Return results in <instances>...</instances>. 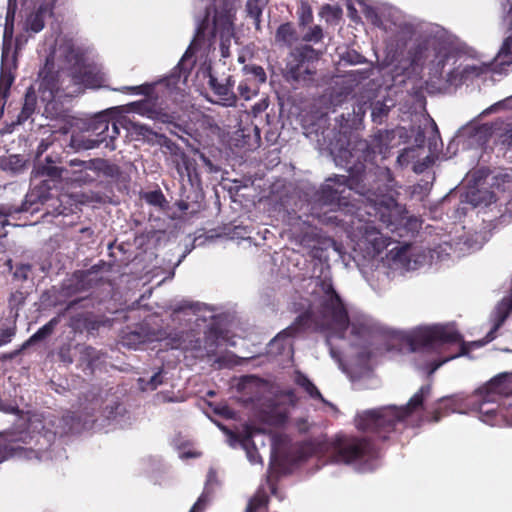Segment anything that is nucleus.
<instances>
[{"label": "nucleus", "mask_w": 512, "mask_h": 512, "mask_svg": "<svg viewBox=\"0 0 512 512\" xmlns=\"http://www.w3.org/2000/svg\"><path fill=\"white\" fill-rule=\"evenodd\" d=\"M119 135V127L116 122L112 125V134L110 135L111 141H113Z\"/></svg>", "instance_id": "50"}, {"label": "nucleus", "mask_w": 512, "mask_h": 512, "mask_svg": "<svg viewBox=\"0 0 512 512\" xmlns=\"http://www.w3.org/2000/svg\"><path fill=\"white\" fill-rule=\"evenodd\" d=\"M468 201L475 207L481 205H490L496 201L495 195L489 190H478L468 195Z\"/></svg>", "instance_id": "25"}, {"label": "nucleus", "mask_w": 512, "mask_h": 512, "mask_svg": "<svg viewBox=\"0 0 512 512\" xmlns=\"http://www.w3.org/2000/svg\"><path fill=\"white\" fill-rule=\"evenodd\" d=\"M329 455L335 463L355 464L362 471L371 469L364 466L374 457L372 447L364 439L339 438L331 443Z\"/></svg>", "instance_id": "8"}, {"label": "nucleus", "mask_w": 512, "mask_h": 512, "mask_svg": "<svg viewBox=\"0 0 512 512\" xmlns=\"http://www.w3.org/2000/svg\"><path fill=\"white\" fill-rule=\"evenodd\" d=\"M198 456V454L196 453H191V452H187V453H183L180 455L181 458H185V457H196Z\"/></svg>", "instance_id": "55"}, {"label": "nucleus", "mask_w": 512, "mask_h": 512, "mask_svg": "<svg viewBox=\"0 0 512 512\" xmlns=\"http://www.w3.org/2000/svg\"><path fill=\"white\" fill-rule=\"evenodd\" d=\"M38 424H39V421L37 419L30 420V427L33 429V431L38 429Z\"/></svg>", "instance_id": "53"}, {"label": "nucleus", "mask_w": 512, "mask_h": 512, "mask_svg": "<svg viewBox=\"0 0 512 512\" xmlns=\"http://www.w3.org/2000/svg\"><path fill=\"white\" fill-rule=\"evenodd\" d=\"M356 229L358 235H355V249L364 252L365 257H375L390 244V239L368 222L357 225Z\"/></svg>", "instance_id": "11"}, {"label": "nucleus", "mask_w": 512, "mask_h": 512, "mask_svg": "<svg viewBox=\"0 0 512 512\" xmlns=\"http://www.w3.org/2000/svg\"><path fill=\"white\" fill-rule=\"evenodd\" d=\"M59 320L58 318H52L48 323H46L44 326H42L36 333H34L24 344L25 346H28L30 344H33L37 341L43 340L49 335L52 334L55 327L57 326Z\"/></svg>", "instance_id": "27"}, {"label": "nucleus", "mask_w": 512, "mask_h": 512, "mask_svg": "<svg viewBox=\"0 0 512 512\" xmlns=\"http://www.w3.org/2000/svg\"><path fill=\"white\" fill-rule=\"evenodd\" d=\"M131 106L135 112L150 119L159 120L163 123L171 122L173 119L168 113L163 112L161 108L156 107L151 99L135 102Z\"/></svg>", "instance_id": "20"}, {"label": "nucleus", "mask_w": 512, "mask_h": 512, "mask_svg": "<svg viewBox=\"0 0 512 512\" xmlns=\"http://www.w3.org/2000/svg\"><path fill=\"white\" fill-rule=\"evenodd\" d=\"M383 179L387 182L384 188L380 186L376 190H369L364 195L367 204L365 211L370 216L380 218L387 226L393 225L399 218L402 208L396 202V191L393 180L388 170L383 171Z\"/></svg>", "instance_id": "7"}, {"label": "nucleus", "mask_w": 512, "mask_h": 512, "mask_svg": "<svg viewBox=\"0 0 512 512\" xmlns=\"http://www.w3.org/2000/svg\"><path fill=\"white\" fill-rule=\"evenodd\" d=\"M267 504V496L264 492H258L248 503L245 512H257L265 508Z\"/></svg>", "instance_id": "32"}, {"label": "nucleus", "mask_w": 512, "mask_h": 512, "mask_svg": "<svg viewBox=\"0 0 512 512\" xmlns=\"http://www.w3.org/2000/svg\"><path fill=\"white\" fill-rule=\"evenodd\" d=\"M326 10H327V11H333V13H334V14H337V13L339 12V10H338V9H333L332 7H330V6H328V5H327V6H325V7H323V12H324V11H326Z\"/></svg>", "instance_id": "57"}, {"label": "nucleus", "mask_w": 512, "mask_h": 512, "mask_svg": "<svg viewBox=\"0 0 512 512\" xmlns=\"http://www.w3.org/2000/svg\"><path fill=\"white\" fill-rule=\"evenodd\" d=\"M33 179L48 178L51 181L66 180V181H86L84 176H71L69 171L64 168H60L53 164L50 157L45 159V163H38L35 165L32 171Z\"/></svg>", "instance_id": "17"}, {"label": "nucleus", "mask_w": 512, "mask_h": 512, "mask_svg": "<svg viewBox=\"0 0 512 512\" xmlns=\"http://www.w3.org/2000/svg\"><path fill=\"white\" fill-rule=\"evenodd\" d=\"M62 421L65 423V425H68V422H67L68 419L67 418H64Z\"/></svg>", "instance_id": "64"}, {"label": "nucleus", "mask_w": 512, "mask_h": 512, "mask_svg": "<svg viewBox=\"0 0 512 512\" xmlns=\"http://www.w3.org/2000/svg\"><path fill=\"white\" fill-rule=\"evenodd\" d=\"M509 395H512V372L499 374L479 388L473 396L472 409L478 411L481 421L493 425L492 418L498 411V399Z\"/></svg>", "instance_id": "6"}, {"label": "nucleus", "mask_w": 512, "mask_h": 512, "mask_svg": "<svg viewBox=\"0 0 512 512\" xmlns=\"http://www.w3.org/2000/svg\"><path fill=\"white\" fill-rule=\"evenodd\" d=\"M490 60L482 58L465 57L459 67L447 75V82L451 85H459L462 82L480 77L492 69Z\"/></svg>", "instance_id": "13"}, {"label": "nucleus", "mask_w": 512, "mask_h": 512, "mask_svg": "<svg viewBox=\"0 0 512 512\" xmlns=\"http://www.w3.org/2000/svg\"><path fill=\"white\" fill-rule=\"evenodd\" d=\"M244 69L247 73L252 74L258 83H264L266 81V74L262 67L251 66V67H245Z\"/></svg>", "instance_id": "35"}, {"label": "nucleus", "mask_w": 512, "mask_h": 512, "mask_svg": "<svg viewBox=\"0 0 512 512\" xmlns=\"http://www.w3.org/2000/svg\"><path fill=\"white\" fill-rule=\"evenodd\" d=\"M433 419H434L435 422H437V421H439L440 418H439L438 415H435Z\"/></svg>", "instance_id": "63"}, {"label": "nucleus", "mask_w": 512, "mask_h": 512, "mask_svg": "<svg viewBox=\"0 0 512 512\" xmlns=\"http://www.w3.org/2000/svg\"><path fill=\"white\" fill-rule=\"evenodd\" d=\"M102 161H90L88 163L80 161V160H71L70 165L71 166H79L83 167L84 169H98L100 168L99 165L102 164Z\"/></svg>", "instance_id": "42"}, {"label": "nucleus", "mask_w": 512, "mask_h": 512, "mask_svg": "<svg viewBox=\"0 0 512 512\" xmlns=\"http://www.w3.org/2000/svg\"><path fill=\"white\" fill-rule=\"evenodd\" d=\"M88 85H90L91 87H95V86H98L100 81L97 82V83H90L88 80H84Z\"/></svg>", "instance_id": "59"}, {"label": "nucleus", "mask_w": 512, "mask_h": 512, "mask_svg": "<svg viewBox=\"0 0 512 512\" xmlns=\"http://www.w3.org/2000/svg\"><path fill=\"white\" fill-rule=\"evenodd\" d=\"M417 149L408 148L403 150V152L397 157V162L401 165H407L411 160L416 157Z\"/></svg>", "instance_id": "34"}, {"label": "nucleus", "mask_w": 512, "mask_h": 512, "mask_svg": "<svg viewBox=\"0 0 512 512\" xmlns=\"http://www.w3.org/2000/svg\"><path fill=\"white\" fill-rule=\"evenodd\" d=\"M217 35H219L222 41V54L226 56L224 51L225 42L229 41L233 35L232 16L230 13L216 12L212 24L206 18L198 25L196 36L190 47L181 58L173 73L163 81L168 93L173 94L174 92L183 91V86L187 80V68L185 66L194 48L206 37H216Z\"/></svg>", "instance_id": "3"}, {"label": "nucleus", "mask_w": 512, "mask_h": 512, "mask_svg": "<svg viewBox=\"0 0 512 512\" xmlns=\"http://www.w3.org/2000/svg\"><path fill=\"white\" fill-rule=\"evenodd\" d=\"M322 38V29L314 26L303 36V40L307 42H318Z\"/></svg>", "instance_id": "36"}, {"label": "nucleus", "mask_w": 512, "mask_h": 512, "mask_svg": "<svg viewBox=\"0 0 512 512\" xmlns=\"http://www.w3.org/2000/svg\"><path fill=\"white\" fill-rule=\"evenodd\" d=\"M30 271L29 265H21L14 272V276L19 279L25 280L28 277V272Z\"/></svg>", "instance_id": "46"}, {"label": "nucleus", "mask_w": 512, "mask_h": 512, "mask_svg": "<svg viewBox=\"0 0 512 512\" xmlns=\"http://www.w3.org/2000/svg\"><path fill=\"white\" fill-rule=\"evenodd\" d=\"M330 354L336 361H340L339 355L333 348H330Z\"/></svg>", "instance_id": "54"}, {"label": "nucleus", "mask_w": 512, "mask_h": 512, "mask_svg": "<svg viewBox=\"0 0 512 512\" xmlns=\"http://www.w3.org/2000/svg\"><path fill=\"white\" fill-rule=\"evenodd\" d=\"M79 431V427L76 425V424H71L69 427H62L58 430V428H56L53 432H49V435H45V437H48V441L51 440L52 437H54L56 434H66V433H69V432H78Z\"/></svg>", "instance_id": "41"}, {"label": "nucleus", "mask_w": 512, "mask_h": 512, "mask_svg": "<svg viewBox=\"0 0 512 512\" xmlns=\"http://www.w3.org/2000/svg\"><path fill=\"white\" fill-rule=\"evenodd\" d=\"M12 32L5 28L0 71V102L5 101L14 81L12 70L15 68V55L11 48Z\"/></svg>", "instance_id": "14"}, {"label": "nucleus", "mask_w": 512, "mask_h": 512, "mask_svg": "<svg viewBox=\"0 0 512 512\" xmlns=\"http://www.w3.org/2000/svg\"><path fill=\"white\" fill-rule=\"evenodd\" d=\"M346 181L345 176H337L334 179H328L322 186L318 200L322 207H331L323 215H318L322 222L332 223L336 221L338 216H329L327 215L328 212L342 211L344 207L348 206L347 199L351 197L352 190L346 184Z\"/></svg>", "instance_id": "9"}, {"label": "nucleus", "mask_w": 512, "mask_h": 512, "mask_svg": "<svg viewBox=\"0 0 512 512\" xmlns=\"http://www.w3.org/2000/svg\"><path fill=\"white\" fill-rule=\"evenodd\" d=\"M52 15V6L49 3L41 4L37 10L31 13L26 20V28L34 33L40 32L46 19Z\"/></svg>", "instance_id": "22"}, {"label": "nucleus", "mask_w": 512, "mask_h": 512, "mask_svg": "<svg viewBox=\"0 0 512 512\" xmlns=\"http://www.w3.org/2000/svg\"><path fill=\"white\" fill-rule=\"evenodd\" d=\"M314 292L317 302L312 304L309 317L329 337L345 338L350 329V335L355 338L353 344H358L383 333L382 327L368 315L360 312L348 315L330 280L317 281Z\"/></svg>", "instance_id": "1"}, {"label": "nucleus", "mask_w": 512, "mask_h": 512, "mask_svg": "<svg viewBox=\"0 0 512 512\" xmlns=\"http://www.w3.org/2000/svg\"><path fill=\"white\" fill-rule=\"evenodd\" d=\"M430 385L422 386L409 400L406 406H384L366 410L358 414L356 426L363 431L389 432L394 426L403 421L410 413L421 407L424 399L430 394Z\"/></svg>", "instance_id": "4"}, {"label": "nucleus", "mask_w": 512, "mask_h": 512, "mask_svg": "<svg viewBox=\"0 0 512 512\" xmlns=\"http://www.w3.org/2000/svg\"><path fill=\"white\" fill-rule=\"evenodd\" d=\"M264 0H247L246 10L248 15L254 20L256 26H259L260 17L265 6Z\"/></svg>", "instance_id": "30"}, {"label": "nucleus", "mask_w": 512, "mask_h": 512, "mask_svg": "<svg viewBox=\"0 0 512 512\" xmlns=\"http://www.w3.org/2000/svg\"><path fill=\"white\" fill-rule=\"evenodd\" d=\"M25 297L22 292L12 293L9 299V303L13 308H17L24 303Z\"/></svg>", "instance_id": "43"}, {"label": "nucleus", "mask_w": 512, "mask_h": 512, "mask_svg": "<svg viewBox=\"0 0 512 512\" xmlns=\"http://www.w3.org/2000/svg\"><path fill=\"white\" fill-rule=\"evenodd\" d=\"M239 94L245 99L250 100L256 94V89L251 88L247 83H240L238 86Z\"/></svg>", "instance_id": "39"}, {"label": "nucleus", "mask_w": 512, "mask_h": 512, "mask_svg": "<svg viewBox=\"0 0 512 512\" xmlns=\"http://www.w3.org/2000/svg\"><path fill=\"white\" fill-rule=\"evenodd\" d=\"M206 504V496L202 494L189 512H202Z\"/></svg>", "instance_id": "47"}, {"label": "nucleus", "mask_w": 512, "mask_h": 512, "mask_svg": "<svg viewBox=\"0 0 512 512\" xmlns=\"http://www.w3.org/2000/svg\"><path fill=\"white\" fill-rule=\"evenodd\" d=\"M209 84L215 94L219 97V100L217 101L218 103L227 107L235 104L236 97L231 91L234 82L231 81L230 77L219 81L217 78L210 75Z\"/></svg>", "instance_id": "19"}, {"label": "nucleus", "mask_w": 512, "mask_h": 512, "mask_svg": "<svg viewBox=\"0 0 512 512\" xmlns=\"http://www.w3.org/2000/svg\"><path fill=\"white\" fill-rule=\"evenodd\" d=\"M276 42L291 46L296 41V34L293 27L286 23L279 26L275 36Z\"/></svg>", "instance_id": "24"}, {"label": "nucleus", "mask_w": 512, "mask_h": 512, "mask_svg": "<svg viewBox=\"0 0 512 512\" xmlns=\"http://www.w3.org/2000/svg\"><path fill=\"white\" fill-rule=\"evenodd\" d=\"M167 338V333L164 331H149L145 333L143 339H141V342L146 341H161L163 339Z\"/></svg>", "instance_id": "38"}, {"label": "nucleus", "mask_w": 512, "mask_h": 512, "mask_svg": "<svg viewBox=\"0 0 512 512\" xmlns=\"http://www.w3.org/2000/svg\"><path fill=\"white\" fill-rule=\"evenodd\" d=\"M220 428L229 436L228 442L230 446L236 447L237 445H240L246 451V455L250 463L262 464L257 445H264L266 438L272 441L270 436L263 433L260 429H255L250 426H246L240 435H235L224 427Z\"/></svg>", "instance_id": "10"}, {"label": "nucleus", "mask_w": 512, "mask_h": 512, "mask_svg": "<svg viewBox=\"0 0 512 512\" xmlns=\"http://www.w3.org/2000/svg\"><path fill=\"white\" fill-rule=\"evenodd\" d=\"M285 419H286V412L282 411V410H277L276 416L270 417L269 419H267V421L270 424L279 425V424H282L285 421Z\"/></svg>", "instance_id": "44"}, {"label": "nucleus", "mask_w": 512, "mask_h": 512, "mask_svg": "<svg viewBox=\"0 0 512 512\" xmlns=\"http://www.w3.org/2000/svg\"><path fill=\"white\" fill-rule=\"evenodd\" d=\"M281 403L283 402H289L290 404H294L295 402V395L293 392L289 391L286 394L282 396V399L279 400Z\"/></svg>", "instance_id": "48"}, {"label": "nucleus", "mask_w": 512, "mask_h": 512, "mask_svg": "<svg viewBox=\"0 0 512 512\" xmlns=\"http://www.w3.org/2000/svg\"><path fill=\"white\" fill-rule=\"evenodd\" d=\"M83 57L72 40L64 37L56 45L39 72L38 94L42 102L50 104L60 89V79L67 74L76 77L82 73Z\"/></svg>", "instance_id": "2"}, {"label": "nucleus", "mask_w": 512, "mask_h": 512, "mask_svg": "<svg viewBox=\"0 0 512 512\" xmlns=\"http://www.w3.org/2000/svg\"><path fill=\"white\" fill-rule=\"evenodd\" d=\"M173 348H182V349H188V345H186L183 341L178 340L177 342H174L172 344Z\"/></svg>", "instance_id": "52"}, {"label": "nucleus", "mask_w": 512, "mask_h": 512, "mask_svg": "<svg viewBox=\"0 0 512 512\" xmlns=\"http://www.w3.org/2000/svg\"><path fill=\"white\" fill-rule=\"evenodd\" d=\"M310 46L292 51L288 57L286 70L287 75L295 81H307L313 74L311 63L306 60L308 54L312 53Z\"/></svg>", "instance_id": "15"}, {"label": "nucleus", "mask_w": 512, "mask_h": 512, "mask_svg": "<svg viewBox=\"0 0 512 512\" xmlns=\"http://www.w3.org/2000/svg\"><path fill=\"white\" fill-rule=\"evenodd\" d=\"M505 184L507 185V188H510L512 186V182L510 180H506Z\"/></svg>", "instance_id": "62"}, {"label": "nucleus", "mask_w": 512, "mask_h": 512, "mask_svg": "<svg viewBox=\"0 0 512 512\" xmlns=\"http://www.w3.org/2000/svg\"><path fill=\"white\" fill-rule=\"evenodd\" d=\"M26 438H27V435L21 436L19 438H16L11 435H5V436L0 435V462L5 460L9 456H12L17 453L20 454L22 452L25 453V457H27L29 459L32 458V455L39 458L38 453H36L35 451L23 450L20 446L15 444L17 441H23L26 443L27 442Z\"/></svg>", "instance_id": "18"}, {"label": "nucleus", "mask_w": 512, "mask_h": 512, "mask_svg": "<svg viewBox=\"0 0 512 512\" xmlns=\"http://www.w3.org/2000/svg\"><path fill=\"white\" fill-rule=\"evenodd\" d=\"M85 352H86L87 354H90V353L94 352V349H93V348H91V347H87V348H85Z\"/></svg>", "instance_id": "60"}, {"label": "nucleus", "mask_w": 512, "mask_h": 512, "mask_svg": "<svg viewBox=\"0 0 512 512\" xmlns=\"http://www.w3.org/2000/svg\"><path fill=\"white\" fill-rule=\"evenodd\" d=\"M202 307L199 304L190 305L189 307L186 305H181L173 310L174 314L184 313L185 315H190L193 313L194 315H199Z\"/></svg>", "instance_id": "37"}, {"label": "nucleus", "mask_w": 512, "mask_h": 512, "mask_svg": "<svg viewBox=\"0 0 512 512\" xmlns=\"http://www.w3.org/2000/svg\"><path fill=\"white\" fill-rule=\"evenodd\" d=\"M16 327L15 325H10L1 328L0 330V346H3L7 343H9L13 336L15 335Z\"/></svg>", "instance_id": "33"}, {"label": "nucleus", "mask_w": 512, "mask_h": 512, "mask_svg": "<svg viewBox=\"0 0 512 512\" xmlns=\"http://www.w3.org/2000/svg\"><path fill=\"white\" fill-rule=\"evenodd\" d=\"M218 412H219L221 415H223V416H225V417H228V418H232V417H234V412H233L230 408H228V407H226V406H224V407L220 408V409L218 410Z\"/></svg>", "instance_id": "49"}, {"label": "nucleus", "mask_w": 512, "mask_h": 512, "mask_svg": "<svg viewBox=\"0 0 512 512\" xmlns=\"http://www.w3.org/2000/svg\"><path fill=\"white\" fill-rule=\"evenodd\" d=\"M387 258L392 269L410 271L424 265L427 256L417 247L403 245L392 248Z\"/></svg>", "instance_id": "12"}, {"label": "nucleus", "mask_w": 512, "mask_h": 512, "mask_svg": "<svg viewBox=\"0 0 512 512\" xmlns=\"http://www.w3.org/2000/svg\"><path fill=\"white\" fill-rule=\"evenodd\" d=\"M146 199L149 203L153 205H160L163 199V196L160 192H150L146 195Z\"/></svg>", "instance_id": "45"}, {"label": "nucleus", "mask_w": 512, "mask_h": 512, "mask_svg": "<svg viewBox=\"0 0 512 512\" xmlns=\"http://www.w3.org/2000/svg\"><path fill=\"white\" fill-rule=\"evenodd\" d=\"M36 105V98L34 94V89L31 88L25 96V102L23 108L18 116V123L21 124L25 122L34 112Z\"/></svg>", "instance_id": "26"}, {"label": "nucleus", "mask_w": 512, "mask_h": 512, "mask_svg": "<svg viewBox=\"0 0 512 512\" xmlns=\"http://www.w3.org/2000/svg\"><path fill=\"white\" fill-rule=\"evenodd\" d=\"M505 211L512 215V200L507 203Z\"/></svg>", "instance_id": "56"}, {"label": "nucleus", "mask_w": 512, "mask_h": 512, "mask_svg": "<svg viewBox=\"0 0 512 512\" xmlns=\"http://www.w3.org/2000/svg\"><path fill=\"white\" fill-rule=\"evenodd\" d=\"M108 130L109 121L106 119V117L99 116L91 123L88 128V132H91V135L87 137L82 134L72 135L71 146L76 150L93 149L105 141V138L101 137V135Z\"/></svg>", "instance_id": "16"}, {"label": "nucleus", "mask_w": 512, "mask_h": 512, "mask_svg": "<svg viewBox=\"0 0 512 512\" xmlns=\"http://www.w3.org/2000/svg\"><path fill=\"white\" fill-rule=\"evenodd\" d=\"M163 382L162 372L155 373L149 380L146 386H142V389H156Z\"/></svg>", "instance_id": "40"}, {"label": "nucleus", "mask_w": 512, "mask_h": 512, "mask_svg": "<svg viewBox=\"0 0 512 512\" xmlns=\"http://www.w3.org/2000/svg\"><path fill=\"white\" fill-rule=\"evenodd\" d=\"M454 39L443 29L436 28L432 34L419 44L412 54V64L419 65L425 61L431 63V72L435 77L441 76L444 67L456 55Z\"/></svg>", "instance_id": "5"}, {"label": "nucleus", "mask_w": 512, "mask_h": 512, "mask_svg": "<svg viewBox=\"0 0 512 512\" xmlns=\"http://www.w3.org/2000/svg\"><path fill=\"white\" fill-rule=\"evenodd\" d=\"M294 331V327H289L272 339L269 343V353L273 355L284 354L290 357L292 355L291 335Z\"/></svg>", "instance_id": "21"}, {"label": "nucleus", "mask_w": 512, "mask_h": 512, "mask_svg": "<svg viewBox=\"0 0 512 512\" xmlns=\"http://www.w3.org/2000/svg\"><path fill=\"white\" fill-rule=\"evenodd\" d=\"M495 60L500 65H509L512 63V36L504 41Z\"/></svg>", "instance_id": "29"}, {"label": "nucleus", "mask_w": 512, "mask_h": 512, "mask_svg": "<svg viewBox=\"0 0 512 512\" xmlns=\"http://www.w3.org/2000/svg\"><path fill=\"white\" fill-rule=\"evenodd\" d=\"M47 149V145L41 143L38 147V154L43 153Z\"/></svg>", "instance_id": "58"}, {"label": "nucleus", "mask_w": 512, "mask_h": 512, "mask_svg": "<svg viewBox=\"0 0 512 512\" xmlns=\"http://www.w3.org/2000/svg\"><path fill=\"white\" fill-rule=\"evenodd\" d=\"M296 383L301 386L304 391L313 399H318L322 402H325L319 390L314 386V384L304 375L297 373L295 376Z\"/></svg>", "instance_id": "28"}, {"label": "nucleus", "mask_w": 512, "mask_h": 512, "mask_svg": "<svg viewBox=\"0 0 512 512\" xmlns=\"http://www.w3.org/2000/svg\"><path fill=\"white\" fill-rule=\"evenodd\" d=\"M45 189H42V187L39 188H33L30 193L27 194L26 203H30V205L36 203V202H44L48 198V190L50 189V186H47L46 180H43Z\"/></svg>", "instance_id": "31"}, {"label": "nucleus", "mask_w": 512, "mask_h": 512, "mask_svg": "<svg viewBox=\"0 0 512 512\" xmlns=\"http://www.w3.org/2000/svg\"><path fill=\"white\" fill-rule=\"evenodd\" d=\"M26 210H28L27 207H22L20 209H15L14 212H21V211H26Z\"/></svg>", "instance_id": "61"}, {"label": "nucleus", "mask_w": 512, "mask_h": 512, "mask_svg": "<svg viewBox=\"0 0 512 512\" xmlns=\"http://www.w3.org/2000/svg\"><path fill=\"white\" fill-rule=\"evenodd\" d=\"M134 131L141 135L147 142L166 147L173 151L176 147L175 144L166 136L153 132L149 127L141 124H132Z\"/></svg>", "instance_id": "23"}, {"label": "nucleus", "mask_w": 512, "mask_h": 512, "mask_svg": "<svg viewBox=\"0 0 512 512\" xmlns=\"http://www.w3.org/2000/svg\"><path fill=\"white\" fill-rule=\"evenodd\" d=\"M508 2L510 4V10H509L508 16L506 18V21L509 24V28L512 30V0H508Z\"/></svg>", "instance_id": "51"}]
</instances>
